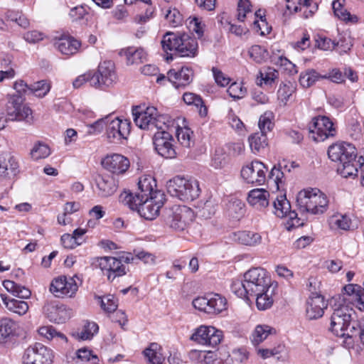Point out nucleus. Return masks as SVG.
<instances>
[{
	"instance_id": "12",
	"label": "nucleus",
	"mask_w": 364,
	"mask_h": 364,
	"mask_svg": "<svg viewBox=\"0 0 364 364\" xmlns=\"http://www.w3.org/2000/svg\"><path fill=\"white\" fill-rule=\"evenodd\" d=\"M166 200V196L161 191H156L151 197H146L140 205L139 214L146 220H151L159 214L161 208Z\"/></svg>"
},
{
	"instance_id": "28",
	"label": "nucleus",
	"mask_w": 364,
	"mask_h": 364,
	"mask_svg": "<svg viewBox=\"0 0 364 364\" xmlns=\"http://www.w3.org/2000/svg\"><path fill=\"white\" fill-rule=\"evenodd\" d=\"M119 55L126 57L128 65L141 63L146 60V53L142 48L128 47L122 49Z\"/></svg>"
},
{
	"instance_id": "48",
	"label": "nucleus",
	"mask_w": 364,
	"mask_h": 364,
	"mask_svg": "<svg viewBox=\"0 0 364 364\" xmlns=\"http://www.w3.org/2000/svg\"><path fill=\"white\" fill-rule=\"evenodd\" d=\"M50 154L49 146L43 143H36L31 151V156L34 160L45 159Z\"/></svg>"
},
{
	"instance_id": "5",
	"label": "nucleus",
	"mask_w": 364,
	"mask_h": 364,
	"mask_svg": "<svg viewBox=\"0 0 364 364\" xmlns=\"http://www.w3.org/2000/svg\"><path fill=\"white\" fill-rule=\"evenodd\" d=\"M166 189L171 196L184 202L193 201L200 193L198 181L180 176L170 179L166 183Z\"/></svg>"
},
{
	"instance_id": "27",
	"label": "nucleus",
	"mask_w": 364,
	"mask_h": 364,
	"mask_svg": "<svg viewBox=\"0 0 364 364\" xmlns=\"http://www.w3.org/2000/svg\"><path fill=\"white\" fill-rule=\"evenodd\" d=\"M1 298L6 308L13 313L23 316L28 311V304L23 300L16 299L6 294H1Z\"/></svg>"
},
{
	"instance_id": "42",
	"label": "nucleus",
	"mask_w": 364,
	"mask_h": 364,
	"mask_svg": "<svg viewBox=\"0 0 364 364\" xmlns=\"http://www.w3.org/2000/svg\"><path fill=\"white\" fill-rule=\"evenodd\" d=\"M237 240L242 245L255 246L262 241V237L259 233L250 231H241L237 234Z\"/></svg>"
},
{
	"instance_id": "39",
	"label": "nucleus",
	"mask_w": 364,
	"mask_h": 364,
	"mask_svg": "<svg viewBox=\"0 0 364 364\" xmlns=\"http://www.w3.org/2000/svg\"><path fill=\"white\" fill-rule=\"evenodd\" d=\"M248 141L252 151L255 153L264 150L268 145L267 135L259 132L251 134Z\"/></svg>"
},
{
	"instance_id": "52",
	"label": "nucleus",
	"mask_w": 364,
	"mask_h": 364,
	"mask_svg": "<svg viewBox=\"0 0 364 364\" xmlns=\"http://www.w3.org/2000/svg\"><path fill=\"white\" fill-rule=\"evenodd\" d=\"M99 327L95 322H87L80 333L78 334V338L81 340H89L92 338L95 333L98 331Z\"/></svg>"
},
{
	"instance_id": "3",
	"label": "nucleus",
	"mask_w": 364,
	"mask_h": 364,
	"mask_svg": "<svg viewBox=\"0 0 364 364\" xmlns=\"http://www.w3.org/2000/svg\"><path fill=\"white\" fill-rule=\"evenodd\" d=\"M296 203L300 211L318 215L327 210L329 201L319 189L308 188L299 192Z\"/></svg>"
},
{
	"instance_id": "45",
	"label": "nucleus",
	"mask_w": 364,
	"mask_h": 364,
	"mask_svg": "<svg viewBox=\"0 0 364 364\" xmlns=\"http://www.w3.org/2000/svg\"><path fill=\"white\" fill-rule=\"evenodd\" d=\"M16 323L9 318H3L0 320V342L12 336L16 330Z\"/></svg>"
},
{
	"instance_id": "23",
	"label": "nucleus",
	"mask_w": 364,
	"mask_h": 364,
	"mask_svg": "<svg viewBox=\"0 0 364 364\" xmlns=\"http://www.w3.org/2000/svg\"><path fill=\"white\" fill-rule=\"evenodd\" d=\"M193 79V71L188 67H182L178 71L173 69L168 73V80L176 89L184 88L190 85Z\"/></svg>"
},
{
	"instance_id": "6",
	"label": "nucleus",
	"mask_w": 364,
	"mask_h": 364,
	"mask_svg": "<svg viewBox=\"0 0 364 364\" xmlns=\"http://www.w3.org/2000/svg\"><path fill=\"white\" fill-rule=\"evenodd\" d=\"M194 218L193 210L186 205H173L166 213L164 222L166 226L176 230L183 231Z\"/></svg>"
},
{
	"instance_id": "10",
	"label": "nucleus",
	"mask_w": 364,
	"mask_h": 364,
	"mask_svg": "<svg viewBox=\"0 0 364 364\" xmlns=\"http://www.w3.org/2000/svg\"><path fill=\"white\" fill-rule=\"evenodd\" d=\"M310 137L316 141H323L336 134L333 122L326 116H318L312 119L309 125Z\"/></svg>"
},
{
	"instance_id": "24",
	"label": "nucleus",
	"mask_w": 364,
	"mask_h": 364,
	"mask_svg": "<svg viewBox=\"0 0 364 364\" xmlns=\"http://www.w3.org/2000/svg\"><path fill=\"white\" fill-rule=\"evenodd\" d=\"M248 203L257 210H262L269 205V193L264 188H255L248 193Z\"/></svg>"
},
{
	"instance_id": "36",
	"label": "nucleus",
	"mask_w": 364,
	"mask_h": 364,
	"mask_svg": "<svg viewBox=\"0 0 364 364\" xmlns=\"http://www.w3.org/2000/svg\"><path fill=\"white\" fill-rule=\"evenodd\" d=\"M156 181L151 176H144L140 178L138 182V189L140 191L139 194L143 198L146 197H151L156 190H154L156 187Z\"/></svg>"
},
{
	"instance_id": "64",
	"label": "nucleus",
	"mask_w": 364,
	"mask_h": 364,
	"mask_svg": "<svg viewBox=\"0 0 364 364\" xmlns=\"http://www.w3.org/2000/svg\"><path fill=\"white\" fill-rule=\"evenodd\" d=\"M293 90L291 87L287 85H281L277 91V95L279 99H280L282 102H286L292 95Z\"/></svg>"
},
{
	"instance_id": "57",
	"label": "nucleus",
	"mask_w": 364,
	"mask_h": 364,
	"mask_svg": "<svg viewBox=\"0 0 364 364\" xmlns=\"http://www.w3.org/2000/svg\"><path fill=\"white\" fill-rule=\"evenodd\" d=\"M156 347V344L152 343L149 348H146L144 351V355L148 358L149 362L152 364H164V359L161 358L152 348Z\"/></svg>"
},
{
	"instance_id": "9",
	"label": "nucleus",
	"mask_w": 364,
	"mask_h": 364,
	"mask_svg": "<svg viewBox=\"0 0 364 364\" xmlns=\"http://www.w3.org/2000/svg\"><path fill=\"white\" fill-rule=\"evenodd\" d=\"M92 264L95 267H99L103 274L107 276L108 281L111 282L127 274L126 267L114 257H97Z\"/></svg>"
},
{
	"instance_id": "13",
	"label": "nucleus",
	"mask_w": 364,
	"mask_h": 364,
	"mask_svg": "<svg viewBox=\"0 0 364 364\" xmlns=\"http://www.w3.org/2000/svg\"><path fill=\"white\" fill-rule=\"evenodd\" d=\"M131 131V122L115 117L112 119L109 116L106 134L110 142H118L126 139Z\"/></svg>"
},
{
	"instance_id": "54",
	"label": "nucleus",
	"mask_w": 364,
	"mask_h": 364,
	"mask_svg": "<svg viewBox=\"0 0 364 364\" xmlns=\"http://www.w3.org/2000/svg\"><path fill=\"white\" fill-rule=\"evenodd\" d=\"M166 19L172 27H177L181 24L183 18L180 12L176 9L168 10L165 16Z\"/></svg>"
},
{
	"instance_id": "63",
	"label": "nucleus",
	"mask_w": 364,
	"mask_h": 364,
	"mask_svg": "<svg viewBox=\"0 0 364 364\" xmlns=\"http://www.w3.org/2000/svg\"><path fill=\"white\" fill-rule=\"evenodd\" d=\"M26 41L30 43H36L43 39V34L38 31H28L23 35Z\"/></svg>"
},
{
	"instance_id": "33",
	"label": "nucleus",
	"mask_w": 364,
	"mask_h": 364,
	"mask_svg": "<svg viewBox=\"0 0 364 364\" xmlns=\"http://www.w3.org/2000/svg\"><path fill=\"white\" fill-rule=\"evenodd\" d=\"M226 211L230 217L240 220L245 214L244 203L236 198H232L225 205Z\"/></svg>"
},
{
	"instance_id": "15",
	"label": "nucleus",
	"mask_w": 364,
	"mask_h": 364,
	"mask_svg": "<svg viewBox=\"0 0 364 364\" xmlns=\"http://www.w3.org/2000/svg\"><path fill=\"white\" fill-rule=\"evenodd\" d=\"M78 286L74 277L60 276L55 278L50 287V291L56 297H73L77 292Z\"/></svg>"
},
{
	"instance_id": "14",
	"label": "nucleus",
	"mask_w": 364,
	"mask_h": 364,
	"mask_svg": "<svg viewBox=\"0 0 364 364\" xmlns=\"http://www.w3.org/2000/svg\"><path fill=\"white\" fill-rule=\"evenodd\" d=\"M223 333L213 326H200L192 334L191 339L198 344L215 347L222 341Z\"/></svg>"
},
{
	"instance_id": "30",
	"label": "nucleus",
	"mask_w": 364,
	"mask_h": 364,
	"mask_svg": "<svg viewBox=\"0 0 364 364\" xmlns=\"http://www.w3.org/2000/svg\"><path fill=\"white\" fill-rule=\"evenodd\" d=\"M18 165L13 156L10 154L0 155V176L6 177L9 171L15 175Z\"/></svg>"
},
{
	"instance_id": "56",
	"label": "nucleus",
	"mask_w": 364,
	"mask_h": 364,
	"mask_svg": "<svg viewBox=\"0 0 364 364\" xmlns=\"http://www.w3.org/2000/svg\"><path fill=\"white\" fill-rule=\"evenodd\" d=\"M251 4L249 0H240L237 4V19L244 21L247 14L251 13Z\"/></svg>"
},
{
	"instance_id": "50",
	"label": "nucleus",
	"mask_w": 364,
	"mask_h": 364,
	"mask_svg": "<svg viewBox=\"0 0 364 364\" xmlns=\"http://www.w3.org/2000/svg\"><path fill=\"white\" fill-rule=\"evenodd\" d=\"M97 299L100 300L101 308L105 311L112 313L117 309L118 304L113 295L109 294L104 297L98 296Z\"/></svg>"
},
{
	"instance_id": "60",
	"label": "nucleus",
	"mask_w": 364,
	"mask_h": 364,
	"mask_svg": "<svg viewBox=\"0 0 364 364\" xmlns=\"http://www.w3.org/2000/svg\"><path fill=\"white\" fill-rule=\"evenodd\" d=\"M61 242L65 248L73 249L82 244V241L76 240V238L70 234H64L61 237Z\"/></svg>"
},
{
	"instance_id": "31",
	"label": "nucleus",
	"mask_w": 364,
	"mask_h": 364,
	"mask_svg": "<svg viewBox=\"0 0 364 364\" xmlns=\"http://www.w3.org/2000/svg\"><path fill=\"white\" fill-rule=\"evenodd\" d=\"M277 288V284L275 285L264 290L261 294H255L256 305L259 310H266L270 308L274 302L272 296L274 294Z\"/></svg>"
},
{
	"instance_id": "2",
	"label": "nucleus",
	"mask_w": 364,
	"mask_h": 364,
	"mask_svg": "<svg viewBox=\"0 0 364 364\" xmlns=\"http://www.w3.org/2000/svg\"><path fill=\"white\" fill-rule=\"evenodd\" d=\"M161 46L165 52L175 50L180 57L194 58L198 55V42L187 33L168 32L164 36Z\"/></svg>"
},
{
	"instance_id": "29",
	"label": "nucleus",
	"mask_w": 364,
	"mask_h": 364,
	"mask_svg": "<svg viewBox=\"0 0 364 364\" xmlns=\"http://www.w3.org/2000/svg\"><path fill=\"white\" fill-rule=\"evenodd\" d=\"M119 201L132 210H136L139 213L140 205L144 201V198L139 192L132 193L130 191H124L119 196Z\"/></svg>"
},
{
	"instance_id": "53",
	"label": "nucleus",
	"mask_w": 364,
	"mask_h": 364,
	"mask_svg": "<svg viewBox=\"0 0 364 364\" xmlns=\"http://www.w3.org/2000/svg\"><path fill=\"white\" fill-rule=\"evenodd\" d=\"M227 92L232 98L241 99L245 95L247 90L241 83L232 82Z\"/></svg>"
},
{
	"instance_id": "21",
	"label": "nucleus",
	"mask_w": 364,
	"mask_h": 364,
	"mask_svg": "<svg viewBox=\"0 0 364 364\" xmlns=\"http://www.w3.org/2000/svg\"><path fill=\"white\" fill-rule=\"evenodd\" d=\"M43 309L46 317L51 322L63 323L70 318L68 310L63 305H58L55 302L47 301Z\"/></svg>"
},
{
	"instance_id": "62",
	"label": "nucleus",
	"mask_w": 364,
	"mask_h": 364,
	"mask_svg": "<svg viewBox=\"0 0 364 364\" xmlns=\"http://www.w3.org/2000/svg\"><path fill=\"white\" fill-rule=\"evenodd\" d=\"M230 356L233 360L235 364L242 363L245 362L248 358L247 353L244 349L234 350Z\"/></svg>"
},
{
	"instance_id": "43",
	"label": "nucleus",
	"mask_w": 364,
	"mask_h": 364,
	"mask_svg": "<svg viewBox=\"0 0 364 364\" xmlns=\"http://www.w3.org/2000/svg\"><path fill=\"white\" fill-rule=\"evenodd\" d=\"M174 120L166 114H159L158 112L154 116L153 130L157 129L158 132H169L171 127L174 124Z\"/></svg>"
},
{
	"instance_id": "47",
	"label": "nucleus",
	"mask_w": 364,
	"mask_h": 364,
	"mask_svg": "<svg viewBox=\"0 0 364 364\" xmlns=\"http://www.w3.org/2000/svg\"><path fill=\"white\" fill-rule=\"evenodd\" d=\"M274 207L275 214L279 218L285 217L291 208L290 203L284 196L277 198V200L274 201Z\"/></svg>"
},
{
	"instance_id": "32",
	"label": "nucleus",
	"mask_w": 364,
	"mask_h": 364,
	"mask_svg": "<svg viewBox=\"0 0 364 364\" xmlns=\"http://www.w3.org/2000/svg\"><path fill=\"white\" fill-rule=\"evenodd\" d=\"M208 314H218L227 309V300L218 294L208 295Z\"/></svg>"
},
{
	"instance_id": "35",
	"label": "nucleus",
	"mask_w": 364,
	"mask_h": 364,
	"mask_svg": "<svg viewBox=\"0 0 364 364\" xmlns=\"http://www.w3.org/2000/svg\"><path fill=\"white\" fill-rule=\"evenodd\" d=\"M327 78L326 75H321L316 70L308 69L301 73L299 76V83L304 87L308 88L315 84L320 79Z\"/></svg>"
},
{
	"instance_id": "8",
	"label": "nucleus",
	"mask_w": 364,
	"mask_h": 364,
	"mask_svg": "<svg viewBox=\"0 0 364 364\" xmlns=\"http://www.w3.org/2000/svg\"><path fill=\"white\" fill-rule=\"evenodd\" d=\"M53 351L40 343H36L25 349L22 364H52Z\"/></svg>"
},
{
	"instance_id": "49",
	"label": "nucleus",
	"mask_w": 364,
	"mask_h": 364,
	"mask_svg": "<svg viewBox=\"0 0 364 364\" xmlns=\"http://www.w3.org/2000/svg\"><path fill=\"white\" fill-rule=\"evenodd\" d=\"M50 89V85L46 80L38 81L30 85L29 93L36 97H43L46 96Z\"/></svg>"
},
{
	"instance_id": "7",
	"label": "nucleus",
	"mask_w": 364,
	"mask_h": 364,
	"mask_svg": "<svg viewBox=\"0 0 364 364\" xmlns=\"http://www.w3.org/2000/svg\"><path fill=\"white\" fill-rule=\"evenodd\" d=\"M23 97L20 95H8L6 113L9 120L27 122L32 120V110L28 105L23 104Z\"/></svg>"
},
{
	"instance_id": "37",
	"label": "nucleus",
	"mask_w": 364,
	"mask_h": 364,
	"mask_svg": "<svg viewBox=\"0 0 364 364\" xmlns=\"http://www.w3.org/2000/svg\"><path fill=\"white\" fill-rule=\"evenodd\" d=\"M276 331L267 325H257L251 336V341L254 346H257L264 341L269 335L275 333Z\"/></svg>"
},
{
	"instance_id": "19",
	"label": "nucleus",
	"mask_w": 364,
	"mask_h": 364,
	"mask_svg": "<svg viewBox=\"0 0 364 364\" xmlns=\"http://www.w3.org/2000/svg\"><path fill=\"white\" fill-rule=\"evenodd\" d=\"M154 145L157 153L166 159L176 157V152L172 141H173L170 132H157L153 137Z\"/></svg>"
},
{
	"instance_id": "61",
	"label": "nucleus",
	"mask_w": 364,
	"mask_h": 364,
	"mask_svg": "<svg viewBox=\"0 0 364 364\" xmlns=\"http://www.w3.org/2000/svg\"><path fill=\"white\" fill-rule=\"evenodd\" d=\"M192 304L193 307L200 311H204L208 314V297L198 296L193 300Z\"/></svg>"
},
{
	"instance_id": "22",
	"label": "nucleus",
	"mask_w": 364,
	"mask_h": 364,
	"mask_svg": "<svg viewBox=\"0 0 364 364\" xmlns=\"http://www.w3.org/2000/svg\"><path fill=\"white\" fill-rule=\"evenodd\" d=\"M104 168L114 174L124 173L129 167V159L121 154L107 156L102 162Z\"/></svg>"
},
{
	"instance_id": "16",
	"label": "nucleus",
	"mask_w": 364,
	"mask_h": 364,
	"mask_svg": "<svg viewBox=\"0 0 364 364\" xmlns=\"http://www.w3.org/2000/svg\"><path fill=\"white\" fill-rule=\"evenodd\" d=\"M267 168L259 161H253L241 170V176L247 183L260 186L266 180Z\"/></svg>"
},
{
	"instance_id": "51",
	"label": "nucleus",
	"mask_w": 364,
	"mask_h": 364,
	"mask_svg": "<svg viewBox=\"0 0 364 364\" xmlns=\"http://www.w3.org/2000/svg\"><path fill=\"white\" fill-rule=\"evenodd\" d=\"M271 112H265L260 116L258 126L260 129L259 133H262L267 135V132H270L274 127V123L271 120L272 117Z\"/></svg>"
},
{
	"instance_id": "40",
	"label": "nucleus",
	"mask_w": 364,
	"mask_h": 364,
	"mask_svg": "<svg viewBox=\"0 0 364 364\" xmlns=\"http://www.w3.org/2000/svg\"><path fill=\"white\" fill-rule=\"evenodd\" d=\"M183 100L187 105H194L198 108L199 114L201 117H205L207 115V107L205 106L202 98L199 95L192 92H186L183 95Z\"/></svg>"
},
{
	"instance_id": "34",
	"label": "nucleus",
	"mask_w": 364,
	"mask_h": 364,
	"mask_svg": "<svg viewBox=\"0 0 364 364\" xmlns=\"http://www.w3.org/2000/svg\"><path fill=\"white\" fill-rule=\"evenodd\" d=\"M4 288L11 292L14 296L21 299H28L31 296V291L29 289L11 280H5L3 282Z\"/></svg>"
},
{
	"instance_id": "59",
	"label": "nucleus",
	"mask_w": 364,
	"mask_h": 364,
	"mask_svg": "<svg viewBox=\"0 0 364 364\" xmlns=\"http://www.w3.org/2000/svg\"><path fill=\"white\" fill-rule=\"evenodd\" d=\"M213 74L215 80V82L221 86L225 87L229 85L230 82V78L224 74L221 70L217 68L213 67L212 68Z\"/></svg>"
},
{
	"instance_id": "58",
	"label": "nucleus",
	"mask_w": 364,
	"mask_h": 364,
	"mask_svg": "<svg viewBox=\"0 0 364 364\" xmlns=\"http://www.w3.org/2000/svg\"><path fill=\"white\" fill-rule=\"evenodd\" d=\"M338 43L336 44L332 41L330 38L326 37H323L321 36H318L317 38H316V44L315 46L319 49L323 50H331L335 48L336 46H338Z\"/></svg>"
},
{
	"instance_id": "25",
	"label": "nucleus",
	"mask_w": 364,
	"mask_h": 364,
	"mask_svg": "<svg viewBox=\"0 0 364 364\" xmlns=\"http://www.w3.org/2000/svg\"><path fill=\"white\" fill-rule=\"evenodd\" d=\"M81 46L80 41L70 36H63L55 42V47L63 55L75 54Z\"/></svg>"
},
{
	"instance_id": "20",
	"label": "nucleus",
	"mask_w": 364,
	"mask_h": 364,
	"mask_svg": "<svg viewBox=\"0 0 364 364\" xmlns=\"http://www.w3.org/2000/svg\"><path fill=\"white\" fill-rule=\"evenodd\" d=\"M327 306V301L323 295L316 292L311 293L306 302V318L314 320L322 317Z\"/></svg>"
},
{
	"instance_id": "1",
	"label": "nucleus",
	"mask_w": 364,
	"mask_h": 364,
	"mask_svg": "<svg viewBox=\"0 0 364 364\" xmlns=\"http://www.w3.org/2000/svg\"><path fill=\"white\" fill-rule=\"evenodd\" d=\"M268 272L263 268L255 267L247 271L243 279H235L231 284V290L238 297L247 299L255 296L274 286Z\"/></svg>"
},
{
	"instance_id": "11",
	"label": "nucleus",
	"mask_w": 364,
	"mask_h": 364,
	"mask_svg": "<svg viewBox=\"0 0 364 364\" xmlns=\"http://www.w3.org/2000/svg\"><path fill=\"white\" fill-rule=\"evenodd\" d=\"M117 80L114 63L111 61H105L98 66V70L92 73L91 86L104 89L113 85Z\"/></svg>"
},
{
	"instance_id": "26",
	"label": "nucleus",
	"mask_w": 364,
	"mask_h": 364,
	"mask_svg": "<svg viewBox=\"0 0 364 364\" xmlns=\"http://www.w3.org/2000/svg\"><path fill=\"white\" fill-rule=\"evenodd\" d=\"M96 183L98 195L101 197H108L112 195L117 188L114 178L109 176H98L96 178Z\"/></svg>"
},
{
	"instance_id": "18",
	"label": "nucleus",
	"mask_w": 364,
	"mask_h": 364,
	"mask_svg": "<svg viewBox=\"0 0 364 364\" xmlns=\"http://www.w3.org/2000/svg\"><path fill=\"white\" fill-rule=\"evenodd\" d=\"M156 114L157 109L154 107L139 105L132 108L134 122L141 129L153 130L154 116Z\"/></svg>"
},
{
	"instance_id": "46",
	"label": "nucleus",
	"mask_w": 364,
	"mask_h": 364,
	"mask_svg": "<svg viewBox=\"0 0 364 364\" xmlns=\"http://www.w3.org/2000/svg\"><path fill=\"white\" fill-rule=\"evenodd\" d=\"M250 57L257 63L264 62L269 55L268 51L259 45L252 46L248 51Z\"/></svg>"
},
{
	"instance_id": "55",
	"label": "nucleus",
	"mask_w": 364,
	"mask_h": 364,
	"mask_svg": "<svg viewBox=\"0 0 364 364\" xmlns=\"http://www.w3.org/2000/svg\"><path fill=\"white\" fill-rule=\"evenodd\" d=\"M38 333L40 335L48 339H52L55 336L60 337L63 340L67 341L66 336L62 333L58 332L53 326H42L39 328Z\"/></svg>"
},
{
	"instance_id": "38",
	"label": "nucleus",
	"mask_w": 364,
	"mask_h": 364,
	"mask_svg": "<svg viewBox=\"0 0 364 364\" xmlns=\"http://www.w3.org/2000/svg\"><path fill=\"white\" fill-rule=\"evenodd\" d=\"M279 76V73L277 70L271 67H266L261 69L257 75V80L258 85H262V83L267 85H272L276 79H277Z\"/></svg>"
},
{
	"instance_id": "4",
	"label": "nucleus",
	"mask_w": 364,
	"mask_h": 364,
	"mask_svg": "<svg viewBox=\"0 0 364 364\" xmlns=\"http://www.w3.org/2000/svg\"><path fill=\"white\" fill-rule=\"evenodd\" d=\"M352 309L347 306L339 305L333 309L331 316V331L338 337H354L356 321H352Z\"/></svg>"
},
{
	"instance_id": "44",
	"label": "nucleus",
	"mask_w": 364,
	"mask_h": 364,
	"mask_svg": "<svg viewBox=\"0 0 364 364\" xmlns=\"http://www.w3.org/2000/svg\"><path fill=\"white\" fill-rule=\"evenodd\" d=\"M176 135L179 143L184 147L190 148L194 145L192 139L193 132L188 127H178L176 130Z\"/></svg>"
},
{
	"instance_id": "41",
	"label": "nucleus",
	"mask_w": 364,
	"mask_h": 364,
	"mask_svg": "<svg viewBox=\"0 0 364 364\" xmlns=\"http://www.w3.org/2000/svg\"><path fill=\"white\" fill-rule=\"evenodd\" d=\"M362 164L360 161L355 159L347 161L338 168V173L344 178L356 176L358 172V166Z\"/></svg>"
},
{
	"instance_id": "17",
	"label": "nucleus",
	"mask_w": 364,
	"mask_h": 364,
	"mask_svg": "<svg viewBox=\"0 0 364 364\" xmlns=\"http://www.w3.org/2000/svg\"><path fill=\"white\" fill-rule=\"evenodd\" d=\"M329 159L335 162H339L340 165L347 161L356 159V148L349 143L341 142L331 145L328 149Z\"/></svg>"
}]
</instances>
